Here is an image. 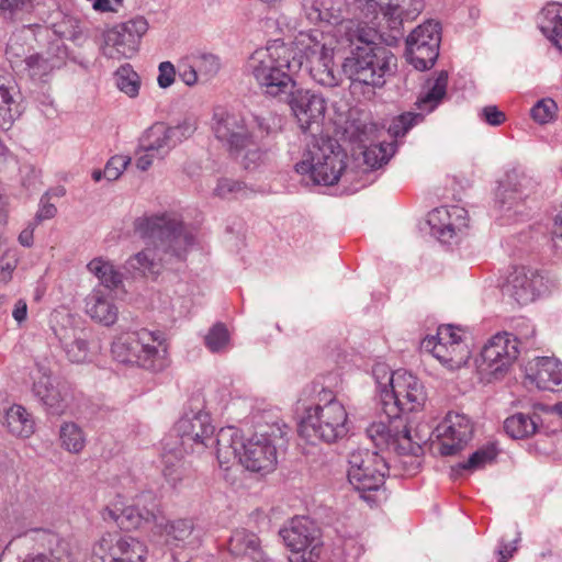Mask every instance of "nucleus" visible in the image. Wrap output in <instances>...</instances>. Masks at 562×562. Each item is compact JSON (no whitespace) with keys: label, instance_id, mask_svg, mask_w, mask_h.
I'll return each mask as SVG.
<instances>
[{"label":"nucleus","instance_id":"423d86ee","mask_svg":"<svg viewBox=\"0 0 562 562\" xmlns=\"http://www.w3.org/2000/svg\"><path fill=\"white\" fill-rule=\"evenodd\" d=\"M294 48L282 41H274L256 49L247 60L246 71L268 95L286 94L294 86L291 74L302 68Z\"/></svg>","mask_w":562,"mask_h":562},{"label":"nucleus","instance_id":"72a5a7b5","mask_svg":"<svg viewBox=\"0 0 562 562\" xmlns=\"http://www.w3.org/2000/svg\"><path fill=\"white\" fill-rule=\"evenodd\" d=\"M159 522L162 526H155L153 531L155 535L164 537L166 544L172 547H186L195 544L196 537L193 536L194 526L190 519L166 520L161 510L159 512Z\"/></svg>","mask_w":562,"mask_h":562},{"label":"nucleus","instance_id":"58836bf2","mask_svg":"<svg viewBox=\"0 0 562 562\" xmlns=\"http://www.w3.org/2000/svg\"><path fill=\"white\" fill-rule=\"evenodd\" d=\"M540 417L537 414L516 413L504 422V429L514 439H524L536 434Z\"/></svg>","mask_w":562,"mask_h":562},{"label":"nucleus","instance_id":"dca6fc26","mask_svg":"<svg viewBox=\"0 0 562 562\" xmlns=\"http://www.w3.org/2000/svg\"><path fill=\"white\" fill-rule=\"evenodd\" d=\"M147 549L138 539L119 532H105L91 548V562H145Z\"/></svg>","mask_w":562,"mask_h":562},{"label":"nucleus","instance_id":"864d4df0","mask_svg":"<svg viewBox=\"0 0 562 562\" xmlns=\"http://www.w3.org/2000/svg\"><path fill=\"white\" fill-rule=\"evenodd\" d=\"M246 192L247 187L243 182L229 178L220 179L214 189V194L222 199L246 195Z\"/></svg>","mask_w":562,"mask_h":562},{"label":"nucleus","instance_id":"4468645a","mask_svg":"<svg viewBox=\"0 0 562 562\" xmlns=\"http://www.w3.org/2000/svg\"><path fill=\"white\" fill-rule=\"evenodd\" d=\"M448 72L441 70L435 78L426 80L423 90L415 103L418 113L407 112L395 119L389 127L393 138L403 137L415 124L424 120L425 114L432 112L447 93Z\"/></svg>","mask_w":562,"mask_h":562},{"label":"nucleus","instance_id":"680f3d73","mask_svg":"<svg viewBox=\"0 0 562 562\" xmlns=\"http://www.w3.org/2000/svg\"><path fill=\"white\" fill-rule=\"evenodd\" d=\"M22 186L27 191H36L40 184L41 171L32 166L25 167L22 170Z\"/></svg>","mask_w":562,"mask_h":562},{"label":"nucleus","instance_id":"4be33fe9","mask_svg":"<svg viewBox=\"0 0 562 562\" xmlns=\"http://www.w3.org/2000/svg\"><path fill=\"white\" fill-rule=\"evenodd\" d=\"M440 24L428 21L417 26L406 38L408 61L418 70L431 68L439 55Z\"/></svg>","mask_w":562,"mask_h":562},{"label":"nucleus","instance_id":"473e14b6","mask_svg":"<svg viewBox=\"0 0 562 562\" xmlns=\"http://www.w3.org/2000/svg\"><path fill=\"white\" fill-rule=\"evenodd\" d=\"M87 315L97 323L112 326L119 317V307L114 303L112 291L94 288L85 300Z\"/></svg>","mask_w":562,"mask_h":562},{"label":"nucleus","instance_id":"338daca9","mask_svg":"<svg viewBox=\"0 0 562 562\" xmlns=\"http://www.w3.org/2000/svg\"><path fill=\"white\" fill-rule=\"evenodd\" d=\"M57 213V209L54 204L41 200L40 209L35 215L34 223L38 225L42 221L53 218Z\"/></svg>","mask_w":562,"mask_h":562},{"label":"nucleus","instance_id":"ea45409f","mask_svg":"<svg viewBox=\"0 0 562 562\" xmlns=\"http://www.w3.org/2000/svg\"><path fill=\"white\" fill-rule=\"evenodd\" d=\"M5 426L16 437L27 438L34 432V420L21 405H12L7 409Z\"/></svg>","mask_w":562,"mask_h":562},{"label":"nucleus","instance_id":"bb28decb","mask_svg":"<svg viewBox=\"0 0 562 562\" xmlns=\"http://www.w3.org/2000/svg\"><path fill=\"white\" fill-rule=\"evenodd\" d=\"M33 379L32 392L45 406L46 411L57 416L65 414L69 406L66 387L60 384L54 385L50 371L44 366H37Z\"/></svg>","mask_w":562,"mask_h":562},{"label":"nucleus","instance_id":"c756f323","mask_svg":"<svg viewBox=\"0 0 562 562\" xmlns=\"http://www.w3.org/2000/svg\"><path fill=\"white\" fill-rule=\"evenodd\" d=\"M543 278L533 270L525 267L515 268L508 277L505 292L518 304L525 305L533 302L541 293Z\"/></svg>","mask_w":562,"mask_h":562},{"label":"nucleus","instance_id":"1a4fd4ad","mask_svg":"<svg viewBox=\"0 0 562 562\" xmlns=\"http://www.w3.org/2000/svg\"><path fill=\"white\" fill-rule=\"evenodd\" d=\"M133 483L132 477L126 474L113 487L117 490L116 497L100 512L101 518L106 522H115L123 530H133L151 524L162 526L159 522L160 507L151 493H142L132 505L125 504V496L120 492L126 490Z\"/></svg>","mask_w":562,"mask_h":562},{"label":"nucleus","instance_id":"052dcab7","mask_svg":"<svg viewBox=\"0 0 562 562\" xmlns=\"http://www.w3.org/2000/svg\"><path fill=\"white\" fill-rule=\"evenodd\" d=\"M176 78V68L170 61H162L158 66V86L162 89L169 88Z\"/></svg>","mask_w":562,"mask_h":562},{"label":"nucleus","instance_id":"f03ea898","mask_svg":"<svg viewBox=\"0 0 562 562\" xmlns=\"http://www.w3.org/2000/svg\"><path fill=\"white\" fill-rule=\"evenodd\" d=\"M209 403L196 397L191 398L189 408L176 423L173 430L179 442L164 441L161 453L162 474L168 483L176 487L189 472L183 459V452L203 453L206 449L215 447L217 454V436L214 438L215 427L211 419Z\"/></svg>","mask_w":562,"mask_h":562},{"label":"nucleus","instance_id":"412c9836","mask_svg":"<svg viewBox=\"0 0 562 562\" xmlns=\"http://www.w3.org/2000/svg\"><path fill=\"white\" fill-rule=\"evenodd\" d=\"M211 128L216 139L235 157L254 145V135L238 113L216 108L213 112Z\"/></svg>","mask_w":562,"mask_h":562},{"label":"nucleus","instance_id":"7ed1b4c3","mask_svg":"<svg viewBox=\"0 0 562 562\" xmlns=\"http://www.w3.org/2000/svg\"><path fill=\"white\" fill-rule=\"evenodd\" d=\"M344 23L350 24L352 30L346 34L350 43L342 45V52L350 50L342 61V72L353 85L382 87L385 76L391 74L392 67L395 66L394 54L387 47L374 43L376 34L372 29L357 20Z\"/></svg>","mask_w":562,"mask_h":562},{"label":"nucleus","instance_id":"a878e982","mask_svg":"<svg viewBox=\"0 0 562 562\" xmlns=\"http://www.w3.org/2000/svg\"><path fill=\"white\" fill-rule=\"evenodd\" d=\"M289 105L303 132L319 131L326 113L323 95L306 89L290 90Z\"/></svg>","mask_w":562,"mask_h":562},{"label":"nucleus","instance_id":"20e7f679","mask_svg":"<svg viewBox=\"0 0 562 562\" xmlns=\"http://www.w3.org/2000/svg\"><path fill=\"white\" fill-rule=\"evenodd\" d=\"M348 23H340L334 32L312 30L300 32L293 42L296 60H303L302 67L318 85L333 88L341 80L340 71L335 67V53L342 52V45L350 43L346 34L352 30Z\"/></svg>","mask_w":562,"mask_h":562},{"label":"nucleus","instance_id":"de8ad7c7","mask_svg":"<svg viewBox=\"0 0 562 562\" xmlns=\"http://www.w3.org/2000/svg\"><path fill=\"white\" fill-rule=\"evenodd\" d=\"M205 346L211 352H225L231 347V335L222 323L213 325L204 338Z\"/></svg>","mask_w":562,"mask_h":562},{"label":"nucleus","instance_id":"bf43d9fd","mask_svg":"<svg viewBox=\"0 0 562 562\" xmlns=\"http://www.w3.org/2000/svg\"><path fill=\"white\" fill-rule=\"evenodd\" d=\"M479 116L481 117V120H483L485 123H487L491 126H499L506 120L505 113L503 111H501L496 105L484 106L480 111Z\"/></svg>","mask_w":562,"mask_h":562},{"label":"nucleus","instance_id":"3c124183","mask_svg":"<svg viewBox=\"0 0 562 562\" xmlns=\"http://www.w3.org/2000/svg\"><path fill=\"white\" fill-rule=\"evenodd\" d=\"M400 2L396 0H366L364 10L366 15L369 18L372 15L376 18L379 13L387 21V24L392 22L395 15V10H398Z\"/></svg>","mask_w":562,"mask_h":562},{"label":"nucleus","instance_id":"9d476101","mask_svg":"<svg viewBox=\"0 0 562 562\" xmlns=\"http://www.w3.org/2000/svg\"><path fill=\"white\" fill-rule=\"evenodd\" d=\"M347 154L330 138H313L307 144L302 159L295 164V170L316 184L333 186L347 173Z\"/></svg>","mask_w":562,"mask_h":562},{"label":"nucleus","instance_id":"a211bd4d","mask_svg":"<svg viewBox=\"0 0 562 562\" xmlns=\"http://www.w3.org/2000/svg\"><path fill=\"white\" fill-rule=\"evenodd\" d=\"M285 546L291 550L290 562H316L321 553L319 531L307 517H294L289 527L280 530Z\"/></svg>","mask_w":562,"mask_h":562},{"label":"nucleus","instance_id":"c85d7f7f","mask_svg":"<svg viewBox=\"0 0 562 562\" xmlns=\"http://www.w3.org/2000/svg\"><path fill=\"white\" fill-rule=\"evenodd\" d=\"M525 378L539 390H562V363L554 357H536L525 367Z\"/></svg>","mask_w":562,"mask_h":562},{"label":"nucleus","instance_id":"a19ab883","mask_svg":"<svg viewBox=\"0 0 562 562\" xmlns=\"http://www.w3.org/2000/svg\"><path fill=\"white\" fill-rule=\"evenodd\" d=\"M59 441L61 448L70 453H79L86 447V434L74 422H64L59 427Z\"/></svg>","mask_w":562,"mask_h":562},{"label":"nucleus","instance_id":"774afa93","mask_svg":"<svg viewBox=\"0 0 562 562\" xmlns=\"http://www.w3.org/2000/svg\"><path fill=\"white\" fill-rule=\"evenodd\" d=\"M37 224L33 221L19 234L18 240L24 247H31L34 240V231Z\"/></svg>","mask_w":562,"mask_h":562},{"label":"nucleus","instance_id":"ddd939ff","mask_svg":"<svg viewBox=\"0 0 562 562\" xmlns=\"http://www.w3.org/2000/svg\"><path fill=\"white\" fill-rule=\"evenodd\" d=\"M519 355L517 338L507 331L497 333L483 346L476 359L479 373L487 381L502 378Z\"/></svg>","mask_w":562,"mask_h":562},{"label":"nucleus","instance_id":"f8f14e48","mask_svg":"<svg viewBox=\"0 0 562 562\" xmlns=\"http://www.w3.org/2000/svg\"><path fill=\"white\" fill-rule=\"evenodd\" d=\"M461 331V328L453 325H441L436 336L422 340L420 348L431 353L447 369H460L471 357V350Z\"/></svg>","mask_w":562,"mask_h":562},{"label":"nucleus","instance_id":"09e8293b","mask_svg":"<svg viewBox=\"0 0 562 562\" xmlns=\"http://www.w3.org/2000/svg\"><path fill=\"white\" fill-rule=\"evenodd\" d=\"M398 10L390 23V29L400 30L404 21L415 20L424 9L423 0H396Z\"/></svg>","mask_w":562,"mask_h":562},{"label":"nucleus","instance_id":"69168bd1","mask_svg":"<svg viewBox=\"0 0 562 562\" xmlns=\"http://www.w3.org/2000/svg\"><path fill=\"white\" fill-rule=\"evenodd\" d=\"M155 159H164L162 157H158V155H154L150 151H142L139 146L136 150V167L142 171L148 170Z\"/></svg>","mask_w":562,"mask_h":562},{"label":"nucleus","instance_id":"e433bc0d","mask_svg":"<svg viewBox=\"0 0 562 562\" xmlns=\"http://www.w3.org/2000/svg\"><path fill=\"white\" fill-rule=\"evenodd\" d=\"M228 550L234 555H248L257 561L261 559L260 541L257 535L246 529H237L232 533Z\"/></svg>","mask_w":562,"mask_h":562},{"label":"nucleus","instance_id":"603ef678","mask_svg":"<svg viewBox=\"0 0 562 562\" xmlns=\"http://www.w3.org/2000/svg\"><path fill=\"white\" fill-rule=\"evenodd\" d=\"M558 105L551 98L539 100L530 110V115L535 122L544 125L557 117Z\"/></svg>","mask_w":562,"mask_h":562},{"label":"nucleus","instance_id":"6e6552de","mask_svg":"<svg viewBox=\"0 0 562 562\" xmlns=\"http://www.w3.org/2000/svg\"><path fill=\"white\" fill-rule=\"evenodd\" d=\"M111 351L117 362L136 364L153 372L162 371L169 364L161 334L146 328L117 336Z\"/></svg>","mask_w":562,"mask_h":562},{"label":"nucleus","instance_id":"aec40b11","mask_svg":"<svg viewBox=\"0 0 562 562\" xmlns=\"http://www.w3.org/2000/svg\"><path fill=\"white\" fill-rule=\"evenodd\" d=\"M196 130L194 119L187 117L175 126L156 122L146 128L138 138L142 151H150L165 158L179 143L188 139Z\"/></svg>","mask_w":562,"mask_h":562},{"label":"nucleus","instance_id":"f257e3e1","mask_svg":"<svg viewBox=\"0 0 562 562\" xmlns=\"http://www.w3.org/2000/svg\"><path fill=\"white\" fill-rule=\"evenodd\" d=\"M133 226L146 243L143 250L125 262V269L134 274L158 277L166 267L184 261L195 243L193 229L172 212L137 217Z\"/></svg>","mask_w":562,"mask_h":562},{"label":"nucleus","instance_id":"13d9d810","mask_svg":"<svg viewBox=\"0 0 562 562\" xmlns=\"http://www.w3.org/2000/svg\"><path fill=\"white\" fill-rule=\"evenodd\" d=\"M178 72L180 79L189 87L194 86L201 80L196 68L193 67V63L190 60V56H187L179 63Z\"/></svg>","mask_w":562,"mask_h":562},{"label":"nucleus","instance_id":"c03bdc74","mask_svg":"<svg viewBox=\"0 0 562 562\" xmlns=\"http://www.w3.org/2000/svg\"><path fill=\"white\" fill-rule=\"evenodd\" d=\"M115 82L120 91L135 98L138 95L140 88V80L138 74L132 68L130 64L122 65L115 71Z\"/></svg>","mask_w":562,"mask_h":562},{"label":"nucleus","instance_id":"5fc2aeb1","mask_svg":"<svg viewBox=\"0 0 562 562\" xmlns=\"http://www.w3.org/2000/svg\"><path fill=\"white\" fill-rule=\"evenodd\" d=\"M131 162V157L125 155H115L106 162L103 173L108 181H114L120 178L123 171Z\"/></svg>","mask_w":562,"mask_h":562},{"label":"nucleus","instance_id":"4d7b16f0","mask_svg":"<svg viewBox=\"0 0 562 562\" xmlns=\"http://www.w3.org/2000/svg\"><path fill=\"white\" fill-rule=\"evenodd\" d=\"M237 158H241V165L246 170H255L263 162L265 153L254 140V145L241 151Z\"/></svg>","mask_w":562,"mask_h":562},{"label":"nucleus","instance_id":"5701e85b","mask_svg":"<svg viewBox=\"0 0 562 562\" xmlns=\"http://www.w3.org/2000/svg\"><path fill=\"white\" fill-rule=\"evenodd\" d=\"M536 188L537 183L531 177L516 170L507 172L496 191V203L499 211L508 217L512 214L522 215L525 202Z\"/></svg>","mask_w":562,"mask_h":562},{"label":"nucleus","instance_id":"b1692460","mask_svg":"<svg viewBox=\"0 0 562 562\" xmlns=\"http://www.w3.org/2000/svg\"><path fill=\"white\" fill-rule=\"evenodd\" d=\"M52 328L59 340L67 358L74 363H82L89 357V333L75 325L70 314L55 313L52 316Z\"/></svg>","mask_w":562,"mask_h":562},{"label":"nucleus","instance_id":"39448f33","mask_svg":"<svg viewBox=\"0 0 562 562\" xmlns=\"http://www.w3.org/2000/svg\"><path fill=\"white\" fill-rule=\"evenodd\" d=\"M270 432H256L244 439L234 427L221 428L217 432V460L221 465L237 461L252 472L272 471L277 463L276 439L281 437L279 426H272Z\"/></svg>","mask_w":562,"mask_h":562},{"label":"nucleus","instance_id":"2eb2a0df","mask_svg":"<svg viewBox=\"0 0 562 562\" xmlns=\"http://www.w3.org/2000/svg\"><path fill=\"white\" fill-rule=\"evenodd\" d=\"M348 481L358 492L378 491L384 484L389 467L382 456L369 449L349 454Z\"/></svg>","mask_w":562,"mask_h":562},{"label":"nucleus","instance_id":"f704fd0d","mask_svg":"<svg viewBox=\"0 0 562 562\" xmlns=\"http://www.w3.org/2000/svg\"><path fill=\"white\" fill-rule=\"evenodd\" d=\"M538 26L546 38L562 52V4H547L538 15Z\"/></svg>","mask_w":562,"mask_h":562},{"label":"nucleus","instance_id":"a18cd8bd","mask_svg":"<svg viewBox=\"0 0 562 562\" xmlns=\"http://www.w3.org/2000/svg\"><path fill=\"white\" fill-rule=\"evenodd\" d=\"M397 372L398 371H392L385 363H376L372 368V375L376 383V391L379 393L381 407L384 405L386 400L385 394L390 393L391 390H394Z\"/></svg>","mask_w":562,"mask_h":562},{"label":"nucleus","instance_id":"6ab92c4d","mask_svg":"<svg viewBox=\"0 0 562 562\" xmlns=\"http://www.w3.org/2000/svg\"><path fill=\"white\" fill-rule=\"evenodd\" d=\"M395 381L394 390L385 394L386 400L381 408L383 414L394 417L420 411L426 403L427 394L419 379L411 372L398 370Z\"/></svg>","mask_w":562,"mask_h":562},{"label":"nucleus","instance_id":"0e129e2a","mask_svg":"<svg viewBox=\"0 0 562 562\" xmlns=\"http://www.w3.org/2000/svg\"><path fill=\"white\" fill-rule=\"evenodd\" d=\"M524 330H520L514 338H517L518 349L530 348L533 346V337L536 334L535 327L528 322H522Z\"/></svg>","mask_w":562,"mask_h":562},{"label":"nucleus","instance_id":"7c9ffc66","mask_svg":"<svg viewBox=\"0 0 562 562\" xmlns=\"http://www.w3.org/2000/svg\"><path fill=\"white\" fill-rule=\"evenodd\" d=\"M20 93L13 76L0 68V128L8 131L23 113Z\"/></svg>","mask_w":562,"mask_h":562},{"label":"nucleus","instance_id":"c9c22d12","mask_svg":"<svg viewBox=\"0 0 562 562\" xmlns=\"http://www.w3.org/2000/svg\"><path fill=\"white\" fill-rule=\"evenodd\" d=\"M61 64L63 58L48 49L27 56L25 58V71L33 81H46L52 72L59 68Z\"/></svg>","mask_w":562,"mask_h":562},{"label":"nucleus","instance_id":"cd10ccee","mask_svg":"<svg viewBox=\"0 0 562 562\" xmlns=\"http://www.w3.org/2000/svg\"><path fill=\"white\" fill-rule=\"evenodd\" d=\"M431 233L441 241L450 243L468 226V211L459 205L440 206L428 214Z\"/></svg>","mask_w":562,"mask_h":562},{"label":"nucleus","instance_id":"8fccbe9b","mask_svg":"<svg viewBox=\"0 0 562 562\" xmlns=\"http://www.w3.org/2000/svg\"><path fill=\"white\" fill-rule=\"evenodd\" d=\"M497 456V449L494 445H487L473 452L468 461L461 464L462 469L476 471L491 464Z\"/></svg>","mask_w":562,"mask_h":562},{"label":"nucleus","instance_id":"6e6d98bb","mask_svg":"<svg viewBox=\"0 0 562 562\" xmlns=\"http://www.w3.org/2000/svg\"><path fill=\"white\" fill-rule=\"evenodd\" d=\"M19 256L16 249H7L0 258V281L8 283L16 269Z\"/></svg>","mask_w":562,"mask_h":562},{"label":"nucleus","instance_id":"0eeeda50","mask_svg":"<svg viewBox=\"0 0 562 562\" xmlns=\"http://www.w3.org/2000/svg\"><path fill=\"white\" fill-rule=\"evenodd\" d=\"M348 431L347 411L329 390L319 392L318 403L305 409L299 424L300 436L311 443H333L345 438Z\"/></svg>","mask_w":562,"mask_h":562},{"label":"nucleus","instance_id":"37998d69","mask_svg":"<svg viewBox=\"0 0 562 562\" xmlns=\"http://www.w3.org/2000/svg\"><path fill=\"white\" fill-rule=\"evenodd\" d=\"M54 541L56 542L55 548L47 552L30 553L22 562H70L71 554L68 550V543L50 536L49 543Z\"/></svg>","mask_w":562,"mask_h":562},{"label":"nucleus","instance_id":"f3484780","mask_svg":"<svg viewBox=\"0 0 562 562\" xmlns=\"http://www.w3.org/2000/svg\"><path fill=\"white\" fill-rule=\"evenodd\" d=\"M148 30L145 18L136 16L103 32L102 53L105 57L120 60L132 58L138 50L140 38Z\"/></svg>","mask_w":562,"mask_h":562},{"label":"nucleus","instance_id":"9b49d317","mask_svg":"<svg viewBox=\"0 0 562 562\" xmlns=\"http://www.w3.org/2000/svg\"><path fill=\"white\" fill-rule=\"evenodd\" d=\"M386 420L373 422L367 428V436L376 448H387L400 456L418 457L423 452L426 435L415 430L403 416H387Z\"/></svg>","mask_w":562,"mask_h":562},{"label":"nucleus","instance_id":"2f4dec72","mask_svg":"<svg viewBox=\"0 0 562 562\" xmlns=\"http://www.w3.org/2000/svg\"><path fill=\"white\" fill-rule=\"evenodd\" d=\"M302 11L311 23L326 22L331 25L327 32L349 19H342L347 2L345 0H302Z\"/></svg>","mask_w":562,"mask_h":562},{"label":"nucleus","instance_id":"4c0bfd02","mask_svg":"<svg viewBox=\"0 0 562 562\" xmlns=\"http://www.w3.org/2000/svg\"><path fill=\"white\" fill-rule=\"evenodd\" d=\"M87 269L99 280L103 290L112 291L122 283V273L103 257L93 258L88 262Z\"/></svg>","mask_w":562,"mask_h":562},{"label":"nucleus","instance_id":"393cba45","mask_svg":"<svg viewBox=\"0 0 562 562\" xmlns=\"http://www.w3.org/2000/svg\"><path fill=\"white\" fill-rule=\"evenodd\" d=\"M432 435L439 440L442 456H452L463 449L473 435L470 418L460 413L450 412L434 429Z\"/></svg>","mask_w":562,"mask_h":562},{"label":"nucleus","instance_id":"49530a36","mask_svg":"<svg viewBox=\"0 0 562 562\" xmlns=\"http://www.w3.org/2000/svg\"><path fill=\"white\" fill-rule=\"evenodd\" d=\"M189 56L202 81H209L218 72L221 65L215 55L211 53H193Z\"/></svg>","mask_w":562,"mask_h":562},{"label":"nucleus","instance_id":"79ce46f5","mask_svg":"<svg viewBox=\"0 0 562 562\" xmlns=\"http://www.w3.org/2000/svg\"><path fill=\"white\" fill-rule=\"evenodd\" d=\"M395 142H382L372 144L364 148L363 160L364 164L371 169H378L387 164L390 158L395 154Z\"/></svg>","mask_w":562,"mask_h":562},{"label":"nucleus","instance_id":"e2e57ef3","mask_svg":"<svg viewBox=\"0 0 562 562\" xmlns=\"http://www.w3.org/2000/svg\"><path fill=\"white\" fill-rule=\"evenodd\" d=\"M33 0H0V11L13 15L32 7Z\"/></svg>","mask_w":562,"mask_h":562}]
</instances>
